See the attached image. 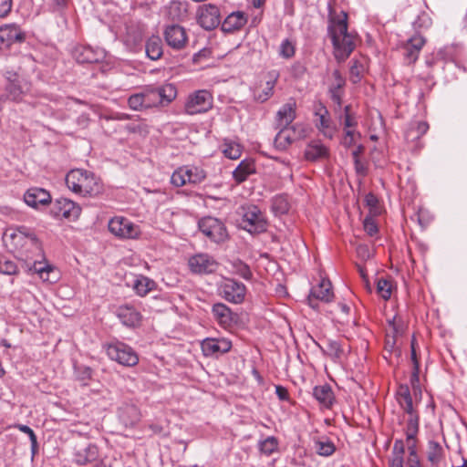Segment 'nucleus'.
Here are the masks:
<instances>
[{
	"label": "nucleus",
	"instance_id": "nucleus-1",
	"mask_svg": "<svg viewBox=\"0 0 467 467\" xmlns=\"http://www.w3.org/2000/svg\"><path fill=\"white\" fill-rule=\"evenodd\" d=\"M328 36L334 47V56L337 61L346 60L357 45V35L348 31V14L337 12L331 4L328 5Z\"/></svg>",
	"mask_w": 467,
	"mask_h": 467
},
{
	"label": "nucleus",
	"instance_id": "nucleus-2",
	"mask_svg": "<svg viewBox=\"0 0 467 467\" xmlns=\"http://www.w3.org/2000/svg\"><path fill=\"white\" fill-rule=\"evenodd\" d=\"M66 184L70 191L84 197H95L103 191L100 180L82 169L71 170L66 176Z\"/></svg>",
	"mask_w": 467,
	"mask_h": 467
},
{
	"label": "nucleus",
	"instance_id": "nucleus-3",
	"mask_svg": "<svg viewBox=\"0 0 467 467\" xmlns=\"http://www.w3.org/2000/svg\"><path fill=\"white\" fill-rule=\"evenodd\" d=\"M145 109L164 107L169 105L177 96L173 84L168 83L159 87H146L143 90Z\"/></svg>",
	"mask_w": 467,
	"mask_h": 467
},
{
	"label": "nucleus",
	"instance_id": "nucleus-4",
	"mask_svg": "<svg viewBox=\"0 0 467 467\" xmlns=\"http://www.w3.org/2000/svg\"><path fill=\"white\" fill-rule=\"evenodd\" d=\"M108 357L124 367H134L139 363V355L129 345L115 341L106 345Z\"/></svg>",
	"mask_w": 467,
	"mask_h": 467
},
{
	"label": "nucleus",
	"instance_id": "nucleus-5",
	"mask_svg": "<svg viewBox=\"0 0 467 467\" xmlns=\"http://www.w3.org/2000/svg\"><path fill=\"white\" fill-rule=\"evenodd\" d=\"M213 95L206 89L191 93L184 103V112L188 115L202 114L213 108Z\"/></svg>",
	"mask_w": 467,
	"mask_h": 467
},
{
	"label": "nucleus",
	"instance_id": "nucleus-6",
	"mask_svg": "<svg viewBox=\"0 0 467 467\" xmlns=\"http://www.w3.org/2000/svg\"><path fill=\"white\" fill-rule=\"evenodd\" d=\"M108 228L112 234L121 239H134L140 234L139 225L123 216H116L110 219Z\"/></svg>",
	"mask_w": 467,
	"mask_h": 467
},
{
	"label": "nucleus",
	"instance_id": "nucleus-7",
	"mask_svg": "<svg viewBox=\"0 0 467 467\" xmlns=\"http://www.w3.org/2000/svg\"><path fill=\"white\" fill-rule=\"evenodd\" d=\"M237 222L240 228L251 234L263 232V215L257 206L243 208L241 218Z\"/></svg>",
	"mask_w": 467,
	"mask_h": 467
},
{
	"label": "nucleus",
	"instance_id": "nucleus-8",
	"mask_svg": "<svg viewBox=\"0 0 467 467\" xmlns=\"http://www.w3.org/2000/svg\"><path fill=\"white\" fill-rule=\"evenodd\" d=\"M200 231L214 243H223L227 237L228 234L224 224L214 217H204L199 221Z\"/></svg>",
	"mask_w": 467,
	"mask_h": 467
},
{
	"label": "nucleus",
	"instance_id": "nucleus-9",
	"mask_svg": "<svg viewBox=\"0 0 467 467\" xmlns=\"http://www.w3.org/2000/svg\"><path fill=\"white\" fill-rule=\"evenodd\" d=\"M315 125L318 131L327 139H333L337 129L332 120L327 109L322 104L315 105L314 109Z\"/></svg>",
	"mask_w": 467,
	"mask_h": 467
},
{
	"label": "nucleus",
	"instance_id": "nucleus-10",
	"mask_svg": "<svg viewBox=\"0 0 467 467\" xmlns=\"http://www.w3.org/2000/svg\"><path fill=\"white\" fill-rule=\"evenodd\" d=\"M307 134V129L303 123H296L282 129L275 138V144L279 149H285L292 142L304 139Z\"/></svg>",
	"mask_w": 467,
	"mask_h": 467
},
{
	"label": "nucleus",
	"instance_id": "nucleus-11",
	"mask_svg": "<svg viewBox=\"0 0 467 467\" xmlns=\"http://www.w3.org/2000/svg\"><path fill=\"white\" fill-rule=\"evenodd\" d=\"M197 22L205 30H212L221 23L219 8L213 4L201 5L197 10Z\"/></svg>",
	"mask_w": 467,
	"mask_h": 467
},
{
	"label": "nucleus",
	"instance_id": "nucleus-12",
	"mask_svg": "<svg viewBox=\"0 0 467 467\" xmlns=\"http://www.w3.org/2000/svg\"><path fill=\"white\" fill-rule=\"evenodd\" d=\"M219 295L228 302L239 304L244 301L245 286L235 280L225 279L218 288Z\"/></svg>",
	"mask_w": 467,
	"mask_h": 467
},
{
	"label": "nucleus",
	"instance_id": "nucleus-13",
	"mask_svg": "<svg viewBox=\"0 0 467 467\" xmlns=\"http://www.w3.org/2000/svg\"><path fill=\"white\" fill-rule=\"evenodd\" d=\"M188 265L194 274L207 275L215 272L219 264L208 254H197L189 258Z\"/></svg>",
	"mask_w": 467,
	"mask_h": 467
},
{
	"label": "nucleus",
	"instance_id": "nucleus-14",
	"mask_svg": "<svg viewBox=\"0 0 467 467\" xmlns=\"http://www.w3.org/2000/svg\"><path fill=\"white\" fill-rule=\"evenodd\" d=\"M167 45L174 50H182L188 44V36L184 27L172 24L167 26L163 32Z\"/></svg>",
	"mask_w": 467,
	"mask_h": 467
},
{
	"label": "nucleus",
	"instance_id": "nucleus-15",
	"mask_svg": "<svg viewBox=\"0 0 467 467\" xmlns=\"http://www.w3.org/2000/svg\"><path fill=\"white\" fill-rule=\"evenodd\" d=\"M5 97L12 101H19L26 88V82L16 72H7L5 76Z\"/></svg>",
	"mask_w": 467,
	"mask_h": 467
},
{
	"label": "nucleus",
	"instance_id": "nucleus-16",
	"mask_svg": "<svg viewBox=\"0 0 467 467\" xmlns=\"http://www.w3.org/2000/svg\"><path fill=\"white\" fill-rule=\"evenodd\" d=\"M51 213L57 218L76 220L81 213V208L69 199H57L52 206Z\"/></svg>",
	"mask_w": 467,
	"mask_h": 467
},
{
	"label": "nucleus",
	"instance_id": "nucleus-17",
	"mask_svg": "<svg viewBox=\"0 0 467 467\" xmlns=\"http://www.w3.org/2000/svg\"><path fill=\"white\" fill-rule=\"evenodd\" d=\"M99 458V449L92 443H80L75 446L74 462L78 465H87Z\"/></svg>",
	"mask_w": 467,
	"mask_h": 467
},
{
	"label": "nucleus",
	"instance_id": "nucleus-18",
	"mask_svg": "<svg viewBox=\"0 0 467 467\" xmlns=\"http://www.w3.org/2000/svg\"><path fill=\"white\" fill-rule=\"evenodd\" d=\"M332 285L329 280L322 279L320 283L311 289L308 297L309 306L313 308L317 307L315 300H320L325 303L332 301L334 294L332 292Z\"/></svg>",
	"mask_w": 467,
	"mask_h": 467
},
{
	"label": "nucleus",
	"instance_id": "nucleus-19",
	"mask_svg": "<svg viewBox=\"0 0 467 467\" xmlns=\"http://www.w3.org/2000/svg\"><path fill=\"white\" fill-rule=\"evenodd\" d=\"M25 34L15 26L0 27V50L9 48L15 43H21Z\"/></svg>",
	"mask_w": 467,
	"mask_h": 467
},
{
	"label": "nucleus",
	"instance_id": "nucleus-20",
	"mask_svg": "<svg viewBox=\"0 0 467 467\" xmlns=\"http://www.w3.org/2000/svg\"><path fill=\"white\" fill-rule=\"evenodd\" d=\"M201 347L204 356H213L228 352L232 348V343L224 337L205 338Z\"/></svg>",
	"mask_w": 467,
	"mask_h": 467
},
{
	"label": "nucleus",
	"instance_id": "nucleus-21",
	"mask_svg": "<svg viewBox=\"0 0 467 467\" xmlns=\"http://www.w3.org/2000/svg\"><path fill=\"white\" fill-rule=\"evenodd\" d=\"M24 200L28 206L38 208L39 206L49 204L51 202V195L43 188L33 187L26 192Z\"/></svg>",
	"mask_w": 467,
	"mask_h": 467
},
{
	"label": "nucleus",
	"instance_id": "nucleus-22",
	"mask_svg": "<svg viewBox=\"0 0 467 467\" xmlns=\"http://www.w3.org/2000/svg\"><path fill=\"white\" fill-rule=\"evenodd\" d=\"M296 117V104L291 100L283 105L275 115V126L282 130L286 129Z\"/></svg>",
	"mask_w": 467,
	"mask_h": 467
},
{
	"label": "nucleus",
	"instance_id": "nucleus-23",
	"mask_svg": "<svg viewBox=\"0 0 467 467\" xmlns=\"http://www.w3.org/2000/svg\"><path fill=\"white\" fill-rule=\"evenodd\" d=\"M117 317L124 326L130 327L140 326L142 318L140 313L135 307L129 305L118 307Z\"/></svg>",
	"mask_w": 467,
	"mask_h": 467
},
{
	"label": "nucleus",
	"instance_id": "nucleus-24",
	"mask_svg": "<svg viewBox=\"0 0 467 467\" xmlns=\"http://www.w3.org/2000/svg\"><path fill=\"white\" fill-rule=\"evenodd\" d=\"M424 44L425 39L420 35H416L408 40L404 47V57L407 63L411 64L418 59L419 53Z\"/></svg>",
	"mask_w": 467,
	"mask_h": 467
},
{
	"label": "nucleus",
	"instance_id": "nucleus-25",
	"mask_svg": "<svg viewBox=\"0 0 467 467\" xmlns=\"http://www.w3.org/2000/svg\"><path fill=\"white\" fill-rule=\"evenodd\" d=\"M119 417L121 422L127 427H133L140 420V411L133 404H124L119 408Z\"/></svg>",
	"mask_w": 467,
	"mask_h": 467
},
{
	"label": "nucleus",
	"instance_id": "nucleus-26",
	"mask_svg": "<svg viewBox=\"0 0 467 467\" xmlns=\"http://www.w3.org/2000/svg\"><path fill=\"white\" fill-rule=\"evenodd\" d=\"M246 23L247 16L244 12H233L223 22L222 30L226 33H232L240 30Z\"/></svg>",
	"mask_w": 467,
	"mask_h": 467
},
{
	"label": "nucleus",
	"instance_id": "nucleus-27",
	"mask_svg": "<svg viewBox=\"0 0 467 467\" xmlns=\"http://www.w3.org/2000/svg\"><path fill=\"white\" fill-rule=\"evenodd\" d=\"M328 156L329 150L320 141L310 142L305 150L306 159L311 161L327 159Z\"/></svg>",
	"mask_w": 467,
	"mask_h": 467
},
{
	"label": "nucleus",
	"instance_id": "nucleus-28",
	"mask_svg": "<svg viewBox=\"0 0 467 467\" xmlns=\"http://www.w3.org/2000/svg\"><path fill=\"white\" fill-rule=\"evenodd\" d=\"M15 237L23 241L24 245L29 246L32 253L39 254L42 252L41 244L36 235L26 227L19 228L18 234H16Z\"/></svg>",
	"mask_w": 467,
	"mask_h": 467
},
{
	"label": "nucleus",
	"instance_id": "nucleus-29",
	"mask_svg": "<svg viewBox=\"0 0 467 467\" xmlns=\"http://www.w3.org/2000/svg\"><path fill=\"white\" fill-rule=\"evenodd\" d=\"M188 2H171L167 8V16L171 21H183L188 16Z\"/></svg>",
	"mask_w": 467,
	"mask_h": 467
},
{
	"label": "nucleus",
	"instance_id": "nucleus-30",
	"mask_svg": "<svg viewBox=\"0 0 467 467\" xmlns=\"http://www.w3.org/2000/svg\"><path fill=\"white\" fill-rule=\"evenodd\" d=\"M74 57L78 63H97L99 62L102 55L94 51L89 47H79L74 51Z\"/></svg>",
	"mask_w": 467,
	"mask_h": 467
},
{
	"label": "nucleus",
	"instance_id": "nucleus-31",
	"mask_svg": "<svg viewBox=\"0 0 467 467\" xmlns=\"http://www.w3.org/2000/svg\"><path fill=\"white\" fill-rule=\"evenodd\" d=\"M213 314L218 323L223 327L231 326L234 321L230 308L223 304L218 303L213 305Z\"/></svg>",
	"mask_w": 467,
	"mask_h": 467
},
{
	"label": "nucleus",
	"instance_id": "nucleus-32",
	"mask_svg": "<svg viewBox=\"0 0 467 467\" xmlns=\"http://www.w3.org/2000/svg\"><path fill=\"white\" fill-rule=\"evenodd\" d=\"M313 443L315 451L320 456H330L336 450L335 444L326 436L314 438Z\"/></svg>",
	"mask_w": 467,
	"mask_h": 467
},
{
	"label": "nucleus",
	"instance_id": "nucleus-33",
	"mask_svg": "<svg viewBox=\"0 0 467 467\" xmlns=\"http://www.w3.org/2000/svg\"><path fill=\"white\" fill-rule=\"evenodd\" d=\"M334 81L329 88L331 99L334 102L341 104L342 88L345 86L346 80L341 76L339 70L333 71Z\"/></svg>",
	"mask_w": 467,
	"mask_h": 467
},
{
	"label": "nucleus",
	"instance_id": "nucleus-34",
	"mask_svg": "<svg viewBox=\"0 0 467 467\" xmlns=\"http://www.w3.org/2000/svg\"><path fill=\"white\" fill-rule=\"evenodd\" d=\"M146 54L151 60H158L162 56V42L160 36H152L146 42Z\"/></svg>",
	"mask_w": 467,
	"mask_h": 467
},
{
	"label": "nucleus",
	"instance_id": "nucleus-35",
	"mask_svg": "<svg viewBox=\"0 0 467 467\" xmlns=\"http://www.w3.org/2000/svg\"><path fill=\"white\" fill-rule=\"evenodd\" d=\"M313 396L327 408L331 406L334 400L333 391L328 385H321L314 388Z\"/></svg>",
	"mask_w": 467,
	"mask_h": 467
},
{
	"label": "nucleus",
	"instance_id": "nucleus-36",
	"mask_svg": "<svg viewBox=\"0 0 467 467\" xmlns=\"http://www.w3.org/2000/svg\"><path fill=\"white\" fill-rule=\"evenodd\" d=\"M339 122L343 128V131L357 130L358 119L356 115L351 112L349 105L344 108L343 113L339 116Z\"/></svg>",
	"mask_w": 467,
	"mask_h": 467
},
{
	"label": "nucleus",
	"instance_id": "nucleus-37",
	"mask_svg": "<svg viewBox=\"0 0 467 467\" xmlns=\"http://www.w3.org/2000/svg\"><path fill=\"white\" fill-rule=\"evenodd\" d=\"M368 62L366 57L353 59L350 67V79L353 83L358 82L367 70Z\"/></svg>",
	"mask_w": 467,
	"mask_h": 467
},
{
	"label": "nucleus",
	"instance_id": "nucleus-38",
	"mask_svg": "<svg viewBox=\"0 0 467 467\" xmlns=\"http://www.w3.org/2000/svg\"><path fill=\"white\" fill-rule=\"evenodd\" d=\"M254 172V164L253 161H243L233 171V176L237 182H244L247 177Z\"/></svg>",
	"mask_w": 467,
	"mask_h": 467
},
{
	"label": "nucleus",
	"instance_id": "nucleus-39",
	"mask_svg": "<svg viewBox=\"0 0 467 467\" xmlns=\"http://www.w3.org/2000/svg\"><path fill=\"white\" fill-rule=\"evenodd\" d=\"M184 171H187V182L188 184H199L202 182L206 178V172L200 167L184 165Z\"/></svg>",
	"mask_w": 467,
	"mask_h": 467
},
{
	"label": "nucleus",
	"instance_id": "nucleus-40",
	"mask_svg": "<svg viewBox=\"0 0 467 467\" xmlns=\"http://www.w3.org/2000/svg\"><path fill=\"white\" fill-rule=\"evenodd\" d=\"M397 396L398 402L405 412H410L414 410L412 398L408 387L400 386Z\"/></svg>",
	"mask_w": 467,
	"mask_h": 467
},
{
	"label": "nucleus",
	"instance_id": "nucleus-41",
	"mask_svg": "<svg viewBox=\"0 0 467 467\" xmlns=\"http://www.w3.org/2000/svg\"><path fill=\"white\" fill-rule=\"evenodd\" d=\"M408 414L406 437L408 440L414 439L419 431V415L413 410L412 411L406 412Z\"/></svg>",
	"mask_w": 467,
	"mask_h": 467
},
{
	"label": "nucleus",
	"instance_id": "nucleus-42",
	"mask_svg": "<svg viewBox=\"0 0 467 467\" xmlns=\"http://www.w3.org/2000/svg\"><path fill=\"white\" fill-rule=\"evenodd\" d=\"M154 287V282L148 277L140 276L133 284V289L140 296H146Z\"/></svg>",
	"mask_w": 467,
	"mask_h": 467
},
{
	"label": "nucleus",
	"instance_id": "nucleus-43",
	"mask_svg": "<svg viewBox=\"0 0 467 467\" xmlns=\"http://www.w3.org/2000/svg\"><path fill=\"white\" fill-rule=\"evenodd\" d=\"M427 455L428 460L431 463L438 464L443 455V449L441 445L438 441H430L428 442Z\"/></svg>",
	"mask_w": 467,
	"mask_h": 467
},
{
	"label": "nucleus",
	"instance_id": "nucleus-44",
	"mask_svg": "<svg viewBox=\"0 0 467 467\" xmlns=\"http://www.w3.org/2000/svg\"><path fill=\"white\" fill-rule=\"evenodd\" d=\"M289 210V202L285 195H277L273 198L271 202V211L275 215H282L288 212Z\"/></svg>",
	"mask_w": 467,
	"mask_h": 467
},
{
	"label": "nucleus",
	"instance_id": "nucleus-45",
	"mask_svg": "<svg viewBox=\"0 0 467 467\" xmlns=\"http://www.w3.org/2000/svg\"><path fill=\"white\" fill-rule=\"evenodd\" d=\"M429 129V125L426 122L420 121L411 125L410 129L406 132L407 140L419 139L424 135Z\"/></svg>",
	"mask_w": 467,
	"mask_h": 467
},
{
	"label": "nucleus",
	"instance_id": "nucleus-46",
	"mask_svg": "<svg viewBox=\"0 0 467 467\" xmlns=\"http://www.w3.org/2000/svg\"><path fill=\"white\" fill-rule=\"evenodd\" d=\"M187 171H184L183 166L176 169L171 177V183L175 187H182L188 184L187 180Z\"/></svg>",
	"mask_w": 467,
	"mask_h": 467
},
{
	"label": "nucleus",
	"instance_id": "nucleus-47",
	"mask_svg": "<svg viewBox=\"0 0 467 467\" xmlns=\"http://www.w3.org/2000/svg\"><path fill=\"white\" fill-rule=\"evenodd\" d=\"M361 134L358 130L344 131L342 144L346 148H351L358 144Z\"/></svg>",
	"mask_w": 467,
	"mask_h": 467
},
{
	"label": "nucleus",
	"instance_id": "nucleus-48",
	"mask_svg": "<svg viewBox=\"0 0 467 467\" xmlns=\"http://www.w3.org/2000/svg\"><path fill=\"white\" fill-rule=\"evenodd\" d=\"M279 78V73L275 70H273L268 73V80L266 81V86L265 87V101L267 100L273 95V88Z\"/></svg>",
	"mask_w": 467,
	"mask_h": 467
},
{
	"label": "nucleus",
	"instance_id": "nucleus-49",
	"mask_svg": "<svg viewBox=\"0 0 467 467\" xmlns=\"http://www.w3.org/2000/svg\"><path fill=\"white\" fill-rule=\"evenodd\" d=\"M323 351L327 356H329L333 358H339L343 352L340 344L335 340L327 341V348Z\"/></svg>",
	"mask_w": 467,
	"mask_h": 467
},
{
	"label": "nucleus",
	"instance_id": "nucleus-50",
	"mask_svg": "<svg viewBox=\"0 0 467 467\" xmlns=\"http://www.w3.org/2000/svg\"><path fill=\"white\" fill-rule=\"evenodd\" d=\"M241 147L239 144L234 142H229L224 144L223 153L225 157L231 160H237L241 156Z\"/></svg>",
	"mask_w": 467,
	"mask_h": 467
},
{
	"label": "nucleus",
	"instance_id": "nucleus-51",
	"mask_svg": "<svg viewBox=\"0 0 467 467\" xmlns=\"http://www.w3.org/2000/svg\"><path fill=\"white\" fill-rule=\"evenodd\" d=\"M128 104L130 108L133 110L146 109L144 106V98L142 91L131 95L128 99Z\"/></svg>",
	"mask_w": 467,
	"mask_h": 467
},
{
	"label": "nucleus",
	"instance_id": "nucleus-52",
	"mask_svg": "<svg viewBox=\"0 0 467 467\" xmlns=\"http://www.w3.org/2000/svg\"><path fill=\"white\" fill-rule=\"evenodd\" d=\"M377 290L383 299L388 300L391 296L392 287L388 280L381 278L378 281Z\"/></svg>",
	"mask_w": 467,
	"mask_h": 467
},
{
	"label": "nucleus",
	"instance_id": "nucleus-53",
	"mask_svg": "<svg viewBox=\"0 0 467 467\" xmlns=\"http://www.w3.org/2000/svg\"><path fill=\"white\" fill-rule=\"evenodd\" d=\"M0 272L5 275H15L17 273V266L11 260L0 259Z\"/></svg>",
	"mask_w": 467,
	"mask_h": 467
},
{
	"label": "nucleus",
	"instance_id": "nucleus-54",
	"mask_svg": "<svg viewBox=\"0 0 467 467\" xmlns=\"http://www.w3.org/2000/svg\"><path fill=\"white\" fill-rule=\"evenodd\" d=\"M278 453V441L273 437H267L265 439V455L266 454H277Z\"/></svg>",
	"mask_w": 467,
	"mask_h": 467
},
{
	"label": "nucleus",
	"instance_id": "nucleus-55",
	"mask_svg": "<svg viewBox=\"0 0 467 467\" xmlns=\"http://www.w3.org/2000/svg\"><path fill=\"white\" fill-rule=\"evenodd\" d=\"M411 360L413 362L414 369L411 376V383L413 387L415 386V383L419 381V361L417 359L415 346H414V340L411 342Z\"/></svg>",
	"mask_w": 467,
	"mask_h": 467
},
{
	"label": "nucleus",
	"instance_id": "nucleus-56",
	"mask_svg": "<svg viewBox=\"0 0 467 467\" xmlns=\"http://www.w3.org/2000/svg\"><path fill=\"white\" fill-rule=\"evenodd\" d=\"M416 28H428L431 25V18L428 13L422 12L413 23Z\"/></svg>",
	"mask_w": 467,
	"mask_h": 467
},
{
	"label": "nucleus",
	"instance_id": "nucleus-57",
	"mask_svg": "<svg viewBox=\"0 0 467 467\" xmlns=\"http://www.w3.org/2000/svg\"><path fill=\"white\" fill-rule=\"evenodd\" d=\"M295 54V47L289 40L282 42L280 47V55L285 58H290Z\"/></svg>",
	"mask_w": 467,
	"mask_h": 467
},
{
	"label": "nucleus",
	"instance_id": "nucleus-58",
	"mask_svg": "<svg viewBox=\"0 0 467 467\" xmlns=\"http://www.w3.org/2000/svg\"><path fill=\"white\" fill-rule=\"evenodd\" d=\"M398 449L400 450V453L392 458L390 461V467H403V458L401 455L403 453V446L401 442L396 441L394 444V450L396 451Z\"/></svg>",
	"mask_w": 467,
	"mask_h": 467
},
{
	"label": "nucleus",
	"instance_id": "nucleus-59",
	"mask_svg": "<svg viewBox=\"0 0 467 467\" xmlns=\"http://www.w3.org/2000/svg\"><path fill=\"white\" fill-rule=\"evenodd\" d=\"M18 429L27 434L29 436V439H30V441H31V446H32V450L35 451V449L36 448L37 446V439H36V436L35 434V432L33 431V430L26 426V425H19L18 426Z\"/></svg>",
	"mask_w": 467,
	"mask_h": 467
},
{
	"label": "nucleus",
	"instance_id": "nucleus-60",
	"mask_svg": "<svg viewBox=\"0 0 467 467\" xmlns=\"http://www.w3.org/2000/svg\"><path fill=\"white\" fill-rule=\"evenodd\" d=\"M363 226L366 233L370 236H374L378 233V226L371 218H366Z\"/></svg>",
	"mask_w": 467,
	"mask_h": 467
},
{
	"label": "nucleus",
	"instance_id": "nucleus-61",
	"mask_svg": "<svg viewBox=\"0 0 467 467\" xmlns=\"http://www.w3.org/2000/svg\"><path fill=\"white\" fill-rule=\"evenodd\" d=\"M236 270L239 275L244 279H250L252 276V273L247 265L243 264L242 262L236 265Z\"/></svg>",
	"mask_w": 467,
	"mask_h": 467
},
{
	"label": "nucleus",
	"instance_id": "nucleus-62",
	"mask_svg": "<svg viewBox=\"0 0 467 467\" xmlns=\"http://www.w3.org/2000/svg\"><path fill=\"white\" fill-rule=\"evenodd\" d=\"M273 387L275 388V395L280 400H288L289 394L286 388L281 385H273Z\"/></svg>",
	"mask_w": 467,
	"mask_h": 467
},
{
	"label": "nucleus",
	"instance_id": "nucleus-63",
	"mask_svg": "<svg viewBox=\"0 0 467 467\" xmlns=\"http://www.w3.org/2000/svg\"><path fill=\"white\" fill-rule=\"evenodd\" d=\"M408 467H420L419 457L414 449L410 450V456L408 458Z\"/></svg>",
	"mask_w": 467,
	"mask_h": 467
},
{
	"label": "nucleus",
	"instance_id": "nucleus-64",
	"mask_svg": "<svg viewBox=\"0 0 467 467\" xmlns=\"http://www.w3.org/2000/svg\"><path fill=\"white\" fill-rule=\"evenodd\" d=\"M357 254L362 259H368L371 255L368 247L365 244H360L357 247Z\"/></svg>",
	"mask_w": 467,
	"mask_h": 467
}]
</instances>
